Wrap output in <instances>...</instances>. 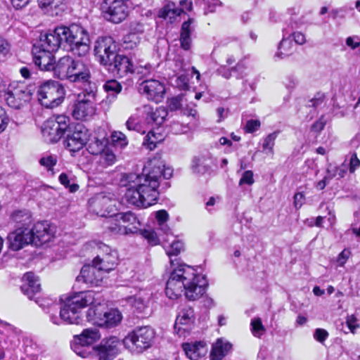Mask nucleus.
I'll use <instances>...</instances> for the list:
<instances>
[{
	"label": "nucleus",
	"instance_id": "61",
	"mask_svg": "<svg viewBox=\"0 0 360 360\" xmlns=\"http://www.w3.org/2000/svg\"><path fill=\"white\" fill-rule=\"evenodd\" d=\"M176 82V86L181 89H186L188 87V78L184 74L178 76Z\"/></svg>",
	"mask_w": 360,
	"mask_h": 360
},
{
	"label": "nucleus",
	"instance_id": "3",
	"mask_svg": "<svg viewBox=\"0 0 360 360\" xmlns=\"http://www.w3.org/2000/svg\"><path fill=\"white\" fill-rule=\"evenodd\" d=\"M207 281L205 276L197 274L192 266L182 264L170 274L165 287V294L171 300H176L183 292L190 301L200 298L205 292Z\"/></svg>",
	"mask_w": 360,
	"mask_h": 360
},
{
	"label": "nucleus",
	"instance_id": "25",
	"mask_svg": "<svg viewBox=\"0 0 360 360\" xmlns=\"http://www.w3.org/2000/svg\"><path fill=\"white\" fill-rule=\"evenodd\" d=\"M145 120L148 124L160 126L165 122L167 116V110L165 107L154 108L150 105L143 106Z\"/></svg>",
	"mask_w": 360,
	"mask_h": 360
},
{
	"label": "nucleus",
	"instance_id": "24",
	"mask_svg": "<svg viewBox=\"0 0 360 360\" xmlns=\"http://www.w3.org/2000/svg\"><path fill=\"white\" fill-rule=\"evenodd\" d=\"M112 202L110 198L103 194H98L89 200V205L93 212L104 217L111 212Z\"/></svg>",
	"mask_w": 360,
	"mask_h": 360
},
{
	"label": "nucleus",
	"instance_id": "26",
	"mask_svg": "<svg viewBox=\"0 0 360 360\" xmlns=\"http://www.w3.org/2000/svg\"><path fill=\"white\" fill-rule=\"evenodd\" d=\"M23 281L21 290L30 300L40 295L41 285L37 276L32 272H28L24 275Z\"/></svg>",
	"mask_w": 360,
	"mask_h": 360
},
{
	"label": "nucleus",
	"instance_id": "46",
	"mask_svg": "<svg viewBox=\"0 0 360 360\" xmlns=\"http://www.w3.org/2000/svg\"><path fill=\"white\" fill-rule=\"evenodd\" d=\"M13 219L18 226L28 227L31 223V216L29 213L22 211H17L13 214Z\"/></svg>",
	"mask_w": 360,
	"mask_h": 360
},
{
	"label": "nucleus",
	"instance_id": "38",
	"mask_svg": "<svg viewBox=\"0 0 360 360\" xmlns=\"http://www.w3.org/2000/svg\"><path fill=\"white\" fill-rule=\"evenodd\" d=\"M165 240L164 248L169 257L178 255L184 248L183 243L177 240L173 235H171L170 238L165 239Z\"/></svg>",
	"mask_w": 360,
	"mask_h": 360
},
{
	"label": "nucleus",
	"instance_id": "28",
	"mask_svg": "<svg viewBox=\"0 0 360 360\" xmlns=\"http://www.w3.org/2000/svg\"><path fill=\"white\" fill-rule=\"evenodd\" d=\"M150 299V295L149 293L139 292L135 295L124 298L123 300L131 306L134 312L143 314L148 307Z\"/></svg>",
	"mask_w": 360,
	"mask_h": 360
},
{
	"label": "nucleus",
	"instance_id": "60",
	"mask_svg": "<svg viewBox=\"0 0 360 360\" xmlns=\"http://www.w3.org/2000/svg\"><path fill=\"white\" fill-rule=\"evenodd\" d=\"M260 127V122L257 120H250L246 122L245 129L248 133H252L257 131Z\"/></svg>",
	"mask_w": 360,
	"mask_h": 360
},
{
	"label": "nucleus",
	"instance_id": "22",
	"mask_svg": "<svg viewBox=\"0 0 360 360\" xmlns=\"http://www.w3.org/2000/svg\"><path fill=\"white\" fill-rule=\"evenodd\" d=\"M120 340L117 337L103 339L100 345L95 348L99 360H112L119 352Z\"/></svg>",
	"mask_w": 360,
	"mask_h": 360
},
{
	"label": "nucleus",
	"instance_id": "13",
	"mask_svg": "<svg viewBox=\"0 0 360 360\" xmlns=\"http://www.w3.org/2000/svg\"><path fill=\"white\" fill-rule=\"evenodd\" d=\"M127 1L105 0L102 4V11L109 15L108 20L115 23H119L126 18L128 15Z\"/></svg>",
	"mask_w": 360,
	"mask_h": 360
},
{
	"label": "nucleus",
	"instance_id": "20",
	"mask_svg": "<svg viewBox=\"0 0 360 360\" xmlns=\"http://www.w3.org/2000/svg\"><path fill=\"white\" fill-rule=\"evenodd\" d=\"M105 273L98 266L93 263L91 266H84L77 279L78 281H83L91 286H98L103 282Z\"/></svg>",
	"mask_w": 360,
	"mask_h": 360
},
{
	"label": "nucleus",
	"instance_id": "14",
	"mask_svg": "<svg viewBox=\"0 0 360 360\" xmlns=\"http://www.w3.org/2000/svg\"><path fill=\"white\" fill-rule=\"evenodd\" d=\"M100 253L93 260L92 263L105 273L115 269L117 264V253L105 244H100L98 247Z\"/></svg>",
	"mask_w": 360,
	"mask_h": 360
},
{
	"label": "nucleus",
	"instance_id": "12",
	"mask_svg": "<svg viewBox=\"0 0 360 360\" xmlns=\"http://www.w3.org/2000/svg\"><path fill=\"white\" fill-rule=\"evenodd\" d=\"M89 138L88 129L82 124H77L68 134L66 146L72 152L79 151L87 143Z\"/></svg>",
	"mask_w": 360,
	"mask_h": 360
},
{
	"label": "nucleus",
	"instance_id": "21",
	"mask_svg": "<svg viewBox=\"0 0 360 360\" xmlns=\"http://www.w3.org/2000/svg\"><path fill=\"white\" fill-rule=\"evenodd\" d=\"M32 238L29 227L18 226L8 236L9 248L14 251L19 250L31 243Z\"/></svg>",
	"mask_w": 360,
	"mask_h": 360
},
{
	"label": "nucleus",
	"instance_id": "50",
	"mask_svg": "<svg viewBox=\"0 0 360 360\" xmlns=\"http://www.w3.org/2000/svg\"><path fill=\"white\" fill-rule=\"evenodd\" d=\"M251 327L253 335L257 338H259L265 330L259 318L252 320Z\"/></svg>",
	"mask_w": 360,
	"mask_h": 360
},
{
	"label": "nucleus",
	"instance_id": "33",
	"mask_svg": "<svg viewBox=\"0 0 360 360\" xmlns=\"http://www.w3.org/2000/svg\"><path fill=\"white\" fill-rule=\"evenodd\" d=\"M73 61L74 59L69 56L60 58L54 64V68L53 69L54 75L60 79H67Z\"/></svg>",
	"mask_w": 360,
	"mask_h": 360
},
{
	"label": "nucleus",
	"instance_id": "56",
	"mask_svg": "<svg viewBox=\"0 0 360 360\" xmlns=\"http://www.w3.org/2000/svg\"><path fill=\"white\" fill-rule=\"evenodd\" d=\"M255 180L253 178V172L251 170H247L244 172L239 181V185L247 184L251 186L254 184Z\"/></svg>",
	"mask_w": 360,
	"mask_h": 360
},
{
	"label": "nucleus",
	"instance_id": "16",
	"mask_svg": "<svg viewBox=\"0 0 360 360\" xmlns=\"http://www.w3.org/2000/svg\"><path fill=\"white\" fill-rule=\"evenodd\" d=\"M32 95L31 90L27 86L20 84L8 90L5 100L10 107L18 109L31 99Z\"/></svg>",
	"mask_w": 360,
	"mask_h": 360
},
{
	"label": "nucleus",
	"instance_id": "35",
	"mask_svg": "<svg viewBox=\"0 0 360 360\" xmlns=\"http://www.w3.org/2000/svg\"><path fill=\"white\" fill-rule=\"evenodd\" d=\"M194 20L189 18L181 25L180 41L181 46L184 50H189L191 46V34L194 30Z\"/></svg>",
	"mask_w": 360,
	"mask_h": 360
},
{
	"label": "nucleus",
	"instance_id": "2",
	"mask_svg": "<svg viewBox=\"0 0 360 360\" xmlns=\"http://www.w3.org/2000/svg\"><path fill=\"white\" fill-rule=\"evenodd\" d=\"M87 307L86 321L100 327L107 303L100 293L91 290L81 292L67 299L60 308V319L69 324H81L83 321L81 310Z\"/></svg>",
	"mask_w": 360,
	"mask_h": 360
},
{
	"label": "nucleus",
	"instance_id": "27",
	"mask_svg": "<svg viewBox=\"0 0 360 360\" xmlns=\"http://www.w3.org/2000/svg\"><path fill=\"white\" fill-rule=\"evenodd\" d=\"M89 77L90 72L86 65L80 60H74L66 79L71 82H86Z\"/></svg>",
	"mask_w": 360,
	"mask_h": 360
},
{
	"label": "nucleus",
	"instance_id": "7",
	"mask_svg": "<svg viewBox=\"0 0 360 360\" xmlns=\"http://www.w3.org/2000/svg\"><path fill=\"white\" fill-rule=\"evenodd\" d=\"M101 338V333L96 328H86L81 334L74 336L71 343L72 349L79 356L88 358L94 354L95 348L91 347Z\"/></svg>",
	"mask_w": 360,
	"mask_h": 360
},
{
	"label": "nucleus",
	"instance_id": "63",
	"mask_svg": "<svg viewBox=\"0 0 360 360\" xmlns=\"http://www.w3.org/2000/svg\"><path fill=\"white\" fill-rule=\"evenodd\" d=\"M10 51L9 44L0 37V56H6Z\"/></svg>",
	"mask_w": 360,
	"mask_h": 360
},
{
	"label": "nucleus",
	"instance_id": "47",
	"mask_svg": "<svg viewBox=\"0 0 360 360\" xmlns=\"http://www.w3.org/2000/svg\"><path fill=\"white\" fill-rule=\"evenodd\" d=\"M133 74H136L141 76V78H145L151 75L155 69L149 63L145 65L139 64L136 67L134 66Z\"/></svg>",
	"mask_w": 360,
	"mask_h": 360
},
{
	"label": "nucleus",
	"instance_id": "34",
	"mask_svg": "<svg viewBox=\"0 0 360 360\" xmlns=\"http://www.w3.org/2000/svg\"><path fill=\"white\" fill-rule=\"evenodd\" d=\"M117 219L128 224L129 233H134L140 230L141 223L134 213L131 211L116 214Z\"/></svg>",
	"mask_w": 360,
	"mask_h": 360
},
{
	"label": "nucleus",
	"instance_id": "29",
	"mask_svg": "<svg viewBox=\"0 0 360 360\" xmlns=\"http://www.w3.org/2000/svg\"><path fill=\"white\" fill-rule=\"evenodd\" d=\"M39 6L50 16L60 15L65 10V0H37Z\"/></svg>",
	"mask_w": 360,
	"mask_h": 360
},
{
	"label": "nucleus",
	"instance_id": "36",
	"mask_svg": "<svg viewBox=\"0 0 360 360\" xmlns=\"http://www.w3.org/2000/svg\"><path fill=\"white\" fill-rule=\"evenodd\" d=\"M231 345L221 339H218L212 345L210 354L212 360H221L229 352Z\"/></svg>",
	"mask_w": 360,
	"mask_h": 360
},
{
	"label": "nucleus",
	"instance_id": "9",
	"mask_svg": "<svg viewBox=\"0 0 360 360\" xmlns=\"http://www.w3.org/2000/svg\"><path fill=\"white\" fill-rule=\"evenodd\" d=\"M95 96L94 91L79 94L72 105V116L77 120H84L93 116L96 112Z\"/></svg>",
	"mask_w": 360,
	"mask_h": 360
},
{
	"label": "nucleus",
	"instance_id": "11",
	"mask_svg": "<svg viewBox=\"0 0 360 360\" xmlns=\"http://www.w3.org/2000/svg\"><path fill=\"white\" fill-rule=\"evenodd\" d=\"M56 230V226L47 221L37 222L30 229L32 237L31 243L39 245L51 241L55 237Z\"/></svg>",
	"mask_w": 360,
	"mask_h": 360
},
{
	"label": "nucleus",
	"instance_id": "8",
	"mask_svg": "<svg viewBox=\"0 0 360 360\" xmlns=\"http://www.w3.org/2000/svg\"><path fill=\"white\" fill-rule=\"evenodd\" d=\"M69 122V117L63 115L54 116L46 120L41 129L45 141L49 143H56L59 141L68 129Z\"/></svg>",
	"mask_w": 360,
	"mask_h": 360
},
{
	"label": "nucleus",
	"instance_id": "42",
	"mask_svg": "<svg viewBox=\"0 0 360 360\" xmlns=\"http://www.w3.org/2000/svg\"><path fill=\"white\" fill-rule=\"evenodd\" d=\"M294 51V46L292 42V39L290 37L284 38L281 41L278 51L276 53V56L280 58H283L286 56H288L292 53Z\"/></svg>",
	"mask_w": 360,
	"mask_h": 360
},
{
	"label": "nucleus",
	"instance_id": "32",
	"mask_svg": "<svg viewBox=\"0 0 360 360\" xmlns=\"http://www.w3.org/2000/svg\"><path fill=\"white\" fill-rule=\"evenodd\" d=\"M182 13V9L171 1L165 2L158 11V17L172 23Z\"/></svg>",
	"mask_w": 360,
	"mask_h": 360
},
{
	"label": "nucleus",
	"instance_id": "39",
	"mask_svg": "<svg viewBox=\"0 0 360 360\" xmlns=\"http://www.w3.org/2000/svg\"><path fill=\"white\" fill-rule=\"evenodd\" d=\"M89 143H87V150L89 153L97 155H101V153L106 148L107 145V139L105 137L101 139H98L97 137H94L92 139L89 138Z\"/></svg>",
	"mask_w": 360,
	"mask_h": 360
},
{
	"label": "nucleus",
	"instance_id": "41",
	"mask_svg": "<svg viewBox=\"0 0 360 360\" xmlns=\"http://www.w3.org/2000/svg\"><path fill=\"white\" fill-rule=\"evenodd\" d=\"M279 134L278 131H274L268 134L263 140L262 143V152L267 155L273 156L274 154V148L275 146V141Z\"/></svg>",
	"mask_w": 360,
	"mask_h": 360
},
{
	"label": "nucleus",
	"instance_id": "1",
	"mask_svg": "<svg viewBox=\"0 0 360 360\" xmlns=\"http://www.w3.org/2000/svg\"><path fill=\"white\" fill-rule=\"evenodd\" d=\"M172 175V169L165 168L160 159L153 158L146 163L141 174H123L120 180L121 186L126 188L123 199L139 208L150 207L158 200L161 177L168 179Z\"/></svg>",
	"mask_w": 360,
	"mask_h": 360
},
{
	"label": "nucleus",
	"instance_id": "19",
	"mask_svg": "<svg viewBox=\"0 0 360 360\" xmlns=\"http://www.w3.org/2000/svg\"><path fill=\"white\" fill-rule=\"evenodd\" d=\"M113 75L122 78L129 74H133L134 65L126 56L118 54L105 68Z\"/></svg>",
	"mask_w": 360,
	"mask_h": 360
},
{
	"label": "nucleus",
	"instance_id": "10",
	"mask_svg": "<svg viewBox=\"0 0 360 360\" xmlns=\"http://www.w3.org/2000/svg\"><path fill=\"white\" fill-rule=\"evenodd\" d=\"M117 50L115 41L110 37L98 38L94 47L96 57L105 68L119 54Z\"/></svg>",
	"mask_w": 360,
	"mask_h": 360
},
{
	"label": "nucleus",
	"instance_id": "44",
	"mask_svg": "<svg viewBox=\"0 0 360 360\" xmlns=\"http://www.w3.org/2000/svg\"><path fill=\"white\" fill-rule=\"evenodd\" d=\"M348 165L346 162H343L340 166L336 167L330 165L327 169L328 178L333 179L338 176V179L343 178L347 171Z\"/></svg>",
	"mask_w": 360,
	"mask_h": 360
},
{
	"label": "nucleus",
	"instance_id": "55",
	"mask_svg": "<svg viewBox=\"0 0 360 360\" xmlns=\"http://www.w3.org/2000/svg\"><path fill=\"white\" fill-rule=\"evenodd\" d=\"M33 300L44 309H48L52 306L56 307L55 301L49 297H40V295H38Z\"/></svg>",
	"mask_w": 360,
	"mask_h": 360
},
{
	"label": "nucleus",
	"instance_id": "31",
	"mask_svg": "<svg viewBox=\"0 0 360 360\" xmlns=\"http://www.w3.org/2000/svg\"><path fill=\"white\" fill-rule=\"evenodd\" d=\"M182 347L185 354L191 360H198L207 353L205 344L201 341L184 343Z\"/></svg>",
	"mask_w": 360,
	"mask_h": 360
},
{
	"label": "nucleus",
	"instance_id": "23",
	"mask_svg": "<svg viewBox=\"0 0 360 360\" xmlns=\"http://www.w3.org/2000/svg\"><path fill=\"white\" fill-rule=\"evenodd\" d=\"M32 53L34 63L40 70H53L55 64L53 53L34 46Z\"/></svg>",
	"mask_w": 360,
	"mask_h": 360
},
{
	"label": "nucleus",
	"instance_id": "64",
	"mask_svg": "<svg viewBox=\"0 0 360 360\" xmlns=\"http://www.w3.org/2000/svg\"><path fill=\"white\" fill-rule=\"evenodd\" d=\"M290 37H292L295 42L300 45L304 44L306 42L305 35L300 32H293Z\"/></svg>",
	"mask_w": 360,
	"mask_h": 360
},
{
	"label": "nucleus",
	"instance_id": "59",
	"mask_svg": "<svg viewBox=\"0 0 360 360\" xmlns=\"http://www.w3.org/2000/svg\"><path fill=\"white\" fill-rule=\"evenodd\" d=\"M349 169L350 173L354 172V171L359 167L360 160L357 158L356 153H352L349 158Z\"/></svg>",
	"mask_w": 360,
	"mask_h": 360
},
{
	"label": "nucleus",
	"instance_id": "54",
	"mask_svg": "<svg viewBox=\"0 0 360 360\" xmlns=\"http://www.w3.org/2000/svg\"><path fill=\"white\" fill-rule=\"evenodd\" d=\"M141 235L146 239L148 240V243L152 245H156L158 242L157 234L154 231L152 230H139Z\"/></svg>",
	"mask_w": 360,
	"mask_h": 360
},
{
	"label": "nucleus",
	"instance_id": "37",
	"mask_svg": "<svg viewBox=\"0 0 360 360\" xmlns=\"http://www.w3.org/2000/svg\"><path fill=\"white\" fill-rule=\"evenodd\" d=\"M212 160L205 156L195 157L192 161V170L194 173L204 174L211 168Z\"/></svg>",
	"mask_w": 360,
	"mask_h": 360
},
{
	"label": "nucleus",
	"instance_id": "6",
	"mask_svg": "<svg viewBox=\"0 0 360 360\" xmlns=\"http://www.w3.org/2000/svg\"><path fill=\"white\" fill-rule=\"evenodd\" d=\"M65 95L64 87L57 81L47 80L37 87L38 100L46 108L58 107L63 101Z\"/></svg>",
	"mask_w": 360,
	"mask_h": 360
},
{
	"label": "nucleus",
	"instance_id": "58",
	"mask_svg": "<svg viewBox=\"0 0 360 360\" xmlns=\"http://www.w3.org/2000/svg\"><path fill=\"white\" fill-rule=\"evenodd\" d=\"M9 122V118L6 112V110L0 107V133L4 131Z\"/></svg>",
	"mask_w": 360,
	"mask_h": 360
},
{
	"label": "nucleus",
	"instance_id": "18",
	"mask_svg": "<svg viewBox=\"0 0 360 360\" xmlns=\"http://www.w3.org/2000/svg\"><path fill=\"white\" fill-rule=\"evenodd\" d=\"M195 320L193 309L190 306L182 307L176 316L174 331L179 336L188 333Z\"/></svg>",
	"mask_w": 360,
	"mask_h": 360
},
{
	"label": "nucleus",
	"instance_id": "4",
	"mask_svg": "<svg viewBox=\"0 0 360 360\" xmlns=\"http://www.w3.org/2000/svg\"><path fill=\"white\" fill-rule=\"evenodd\" d=\"M64 41L70 46L72 52L79 57L86 56L90 50V38L86 30L79 25L72 24L63 27Z\"/></svg>",
	"mask_w": 360,
	"mask_h": 360
},
{
	"label": "nucleus",
	"instance_id": "48",
	"mask_svg": "<svg viewBox=\"0 0 360 360\" xmlns=\"http://www.w3.org/2000/svg\"><path fill=\"white\" fill-rule=\"evenodd\" d=\"M103 88L106 92L114 96L117 95L122 91V85L115 79L108 80L105 82Z\"/></svg>",
	"mask_w": 360,
	"mask_h": 360
},
{
	"label": "nucleus",
	"instance_id": "52",
	"mask_svg": "<svg viewBox=\"0 0 360 360\" xmlns=\"http://www.w3.org/2000/svg\"><path fill=\"white\" fill-rule=\"evenodd\" d=\"M39 163L41 166L46 167L49 171L52 170L53 167L56 165L57 163V158L54 155H46L44 157H42L39 160Z\"/></svg>",
	"mask_w": 360,
	"mask_h": 360
},
{
	"label": "nucleus",
	"instance_id": "30",
	"mask_svg": "<svg viewBox=\"0 0 360 360\" xmlns=\"http://www.w3.org/2000/svg\"><path fill=\"white\" fill-rule=\"evenodd\" d=\"M123 319L122 312L117 308L105 309L100 327L112 328L117 326Z\"/></svg>",
	"mask_w": 360,
	"mask_h": 360
},
{
	"label": "nucleus",
	"instance_id": "51",
	"mask_svg": "<svg viewBox=\"0 0 360 360\" xmlns=\"http://www.w3.org/2000/svg\"><path fill=\"white\" fill-rule=\"evenodd\" d=\"M345 323L350 332L353 334H355L356 330L360 327L359 321L354 314L347 316Z\"/></svg>",
	"mask_w": 360,
	"mask_h": 360
},
{
	"label": "nucleus",
	"instance_id": "53",
	"mask_svg": "<svg viewBox=\"0 0 360 360\" xmlns=\"http://www.w3.org/2000/svg\"><path fill=\"white\" fill-rule=\"evenodd\" d=\"M100 155L101 160L108 165H111L115 162V155L109 148H105Z\"/></svg>",
	"mask_w": 360,
	"mask_h": 360
},
{
	"label": "nucleus",
	"instance_id": "45",
	"mask_svg": "<svg viewBox=\"0 0 360 360\" xmlns=\"http://www.w3.org/2000/svg\"><path fill=\"white\" fill-rule=\"evenodd\" d=\"M162 140V136L160 133H155L153 130H150L144 139L143 145L150 150L156 147V144Z\"/></svg>",
	"mask_w": 360,
	"mask_h": 360
},
{
	"label": "nucleus",
	"instance_id": "15",
	"mask_svg": "<svg viewBox=\"0 0 360 360\" xmlns=\"http://www.w3.org/2000/svg\"><path fill=\"white\" fill-rule=\"evenodd\" d=\"M139 91L148 100L160 103L164 98L165 87L164 84L158 79H145L139 84Z\"/></svg>",
	"mask_w": 360,
	"mask_h": 360
},
{
	"label": "nucleus",
	"instance_id": "17",
	"mask_svg": "<svg viewBox=\"0 0 360 360\" xmlns=\"http://www.w3.org/2000/svg\"><path fill=\"white\" fill-rule=\"evenodd\" d=\"M63 33V27H58L53 32L41 35L38 45L34 46L53 53L64 41Z\"/></svg>",
	"mask_w": 360,
	"mask_h": 360
},
{
	"label": "nucleus",
	"instance_id": "57",
	"mask_svg": "<svg viewBox=\"0 0 360 360\" xmlns=\"http://www.w3.org/2000/svg\"><path fill=\"white\" fill-rule=\"evenodd\" d=\"M329 334L325 329L316 328L314 333V338L318 342L323 343L328 337Z\"/></svg>",
	"mask_w": 360,
	"mask_h": 360
},
{
	"label": "nucleus",
	"instance_id": "62",
	"mask_svg": "<svg viewBox=\"0 0 360 360\" xmlns=\"http://www.w3.org/2000/svg\"><path fill=\"white\" fill-rule=\"evenodd\" d=\"M155 219L157 221V224L163 222H167L169 219V214L165 210L157 211L155 212Z\"/></svg>",
	"mask_w": 360,
	"mask_h": 360
},
{
	"label": "nucleus",
	"instance_id": "5",
	"mask_svg": "<svg viewBox=\"0 0 360 360\" xmlns=\"http://www.w3.org/2000/svg\"><path fill=\"white\" fill-rule=\"evenodd\" d=\"M155 332L150 326H138L124 338L123 344L131 352L141 353L151 347Z\"/></svg>",
	"mask_w": 360,
	"mask_h": 360
},
{
	"label": "nucleus",
	"instance_id": "40",
	"mask_svg": "<svg viewBox=\"0 0 360 360\" xmlns=\"http://www.w3.org/2000/svg\"><path fill=\"white\" fill-rule=\"evenodd\" d=\"M127 129L143 134L146 131V124L142 122L139 117L134 114L131 115L126 122Z\"/></svg>",
	"mask_w": 360,
	"mask_h": 360
},
{
	"label": "nucleus",
	"instance_id": "43",
	"mask_svg": "<svg viewBox=\"0 0 360 360\" xmlns=\"http://www.w3.org/2000/svg\"><path fill=\"white\" fill-rule=\"evenodd\" d=\"M120 219H108L105 224V228L108 229V231L113 234H120V235H127L129 234L128 227L125 226H121L117 223V221Z\"/></svg>",
	"mask_w": 360,
	"mask_h": 360
},
{
	"label": "nucleus",
	"instance_id": "49",
	"mask_svg": "<svg viewBox=\"0 0 360 360\" xmlns=\"http://www.w3.org/2000/svg\"><path fill=\"white\" fill-rule=\"evenodd\" d=\"M111 139L114 144L120 146L121 148L124 147L128 144L126 135L121 131H113L111 135Z\"/></svg>",
	"mask_w": 360,
	"mask_h": 360
}]
</instances>
